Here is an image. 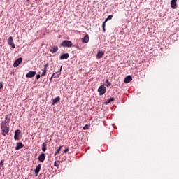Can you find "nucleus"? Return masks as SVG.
<instances>
[{"mask_svg": "<svg viewBox=\"0 0 179 179\" xmlns=\"http://www.w3.org/2000/svg\"><path fill=\"white\" fill-rule=\"evenodd\" d=\"M1 132H2V136H6L8 134H9V127H8V124H3L1 123Z\"/></svg>", "mask_w": 179, "mask_h": 179, "instance_id": "obj_1", "label": "nucleus"}, {"mask_svg": "<svg viewBox=\"0 0 179 179\" xmlns=\"http://www.w3.org/2000/svg\"><path fill=\"white\" fill-rule=\"evenodd\" d=\"M60 45L61 47H67L68 48H70L71 47H72L73 44L72 41L65 40L60 44Z\"/></svg>", "mask_w": 179, "mask_h": 179, "instance_id": "obj_2", "label": "nucleus"}, {"mask_svg": "<svg viewBox=\"0 0 179 179\" xmlns=\"http://www.w3.org/2000/svg\"><path fill=\"white\" fill-rule=\"evenodd\" d=\"M98 92L99 93V96H103L107 92V88L104 85H101L98 88Z\"/></svg>", "mask_w": 179, "mask_h": 179, "instance_id": "obj_3", "label": "nucleus"}, {"mask_svg": "<svg viewBox=\"0 0 179 179\" xmlns=\"http://www.w3.org/2000/svg\"><path fill=\"white\" fill-rule=\"evenodd\" d=\"M10 117H12V113L6 115L5 120L1 122V124L8 125L10 122Z\"/></svg>", "mask_w": 179, "mask_h": 179, "instance_id": "obj_4", "label": "nucleus"}, {"mask_svg": "<svg viewBox=\"0 0 179 179\" xmlns=\"http://www.w3.org/2000/svg\"><path fill=\"white\" fill-rule=\"evenodd\" d=\"M22 62H23V59L22 57H20L17 59H16L13 64L14 68H17V66L20 65Z\"/></svg>", "mask_w": 179, "mask_h": 179, "instance_id": "obj_5", "label": "nucleus"}, {"mask_svg": "<svg viewBox=\"0 0 179 179\" xmlns=\"http://www.w3.org/2000/svg\"><path fill=\"white\" fill-rule=\"evenodd\" d=\"M36 71H30L26 74V78H34V76H36Z\"/></svg>", "mask_w": 179, "mask_h": 179, "instance_id": "obj_6", "label": "nucleus"}, {"mask_svg": "<svg viewBox=\"0 0 179 179\" xmlns=\"http://www.w3.org/2000/svg\"><path fill=\"white\" fill-rule=\"evenodd\" d=\"M44 160H45V153L42 152L38 157V161L41 162V163H43Z\"/></svg>", "mask_w": 179, "mask_h": 179, "instance_id": "obj_7", "label": "nucleus"}, {"mask_svg": "<svg viewBox=\"0 0 179 179\" xmlns=\"http://www.w3.org/2000/svg\"><path fill=\"white\" fill-rule=\"evenodd\" d=\"M69 58V53H64V54H62L60 56H59V59L62 60V59H67Z\"/></svg>", "mask_w": 179, "mask_h": 179, "instance_id": "obj_8", "label": "nucleus"}, {"mask_svg": "<svg viewBox=\"0 0 179 179\" xmlns=\"http://www.w3.org/2000/svg\"><path fill=\"white\" fill-rule=\"evenodd\" d=\"M20 132H21V131L20 130H19V129H17V130H16L15 131V135H14V139H15V141H19V135H20Z\"/></svg>", "mask_w": 179, "mask_h": 179, "instance_id": "obj_9", "label": "nucleus"}, {"mask_svg": "<svg viewBox=\"0 0 179 179\" xmlns=\"http://www.w3.org/2000/svg\"><path fill=\"white\" fill-rule=\"evenodd\" d=\"M24 146V145H23V143L18 142L17 143V145L15 147V150H20V149H22V148H23Z\"/></svg>", "mask_w": 179, "mask_h": 179, "instance_id": "obj_10", "label": "nucleus"}, {"mask_svg": "<svg viewBox=\"0 0 179 179\" xmlns=\"http://www.w3.org/2000/svg\"><path fill=\"white\" fill-rule=\"evenodd\" d=\"M58 51V46L54 45L50 49V52H52V54H55V52H57Z\"/></svg>", "mask_w": 179, "mask_h": 179, "instance_id": "obj_11", "label": "nucleus"}, {"mask_svg": "<svg viewBox=\"0 0 179 179\" xmlns=\"http://www.w3.org/2000/svg\"><path fill=\"white\" fill-rule=\"evenodd\" d=\"M40 170H41V164H39L34 170L36 176L40 173Z\"/></svg>", "mask_w": 179, "mask_h": 179, "instance_id": "obj_12", "label": "nucleus"}, {"mask_svg": "<svg viewBox=\"0 0 179 179\" xmlns=\"http://www.w3.org/2000/svg\"><path fill=\"white\" fill-rule=\"evenodd\" d=\"M89 40H90V38H89V35L86 34L84 38L82 39V43H89Z\"/></svg>", "mask_w": 179, "mask_h": 179, "instance_id": "obj_13", "label": "nucleus"}, {"mask_svg": "<svg viewBox=\"0 0 179 179\" xmlns=\"http://www.w3.org/2000/svg\"><path fill=\"white\" fill-rule=\"evenodd\" d=\"M132 80V76H127L124 78V83H129Z\"/></svg>", "mask_w": 179, "mask_h": 179, "instance_id": "obj_14", "label": "nucleus"}, {"mask_svg": "<svg viewBox=\"0 0 179 179\" xmlns=\"http://www.w3.org/2000/svg\"><path fill=\"white\" fill-rule=\"evenodd\" d=\"M171 6L172 9H177V1H171Z\"/></svg>", "mask_w": 179, "mask_h": 179, "instance_id": "obj_15", "label": "nucleus"}, {"mask_svg": "<svg viewBox=\"0 0 179 179\" xmlns=\"http://www.w3.org/2000/svg\"><path fill=\"white\" fill-rule=\"evenodd\" d=\"M59 75H61V73H59V72L54 73L50 78V81L52 80V78H59Z\"/></svg>", "mask_w": 179, "mask_h": 179, "instance_id": "obj_16", "label": "nucleus"}, {"mask_svg": "<svg viewBox=\"0 0 179 179\" xmlns=\"http://www.w3.org/2000/svg\"><path fill=\"white\" fill-rule=\"evenodd\" d=\"M103 55H104V52L103 51H100L96 55V58L100 59V58H103Z\"/></svg>", "mask_w": 179, "mask_h": 179, "instance_id": "obj_17", "label": "nucleus"}, {"mask_svg": "<svg viewBox=\"0 0 179 179\" xmlns=\"http://www.w3.org/2000/svg\"><path fill=\"white\" fill-rule=\"evenodd\" d=\"M114 100H115L114 97H110L106 100L105 104H110V103H112V101H114Z\"/></svg>", "mask_w": 179, "mask_h": 179, "instance_id": "obj_18", "label": "nucleus"}, {"mask_svg": "<svg viewBox=\"0 0 179 179\" xmlns=\"http://www.w3.org/2000/svg\"><path fill=\"white\" fill-rule=\"evenodd\" d=\"M42 150H43V152H45V150H47V142L43 143Z\"/></svg>", "mask_w": 179, "mask_h": 179, "instance_id": "obj_19", "label": "nucleus"}, {"mask_svg": "<svg viewBox=\"0 0 179 179\" xmlns=\"http://www.w3.org/2000/svg\"><path fill=\"white\" fill-rule=\"evenodd\" d=\"M61 100V98L59 96H57L53 99L52 104H57Z\"/></svg>", "mask_w": 179, "mask_h": 179, "instance_id": "obj_20", "label": "nucleus"}, {"mask_svg": "<svg viewBox=\"0 0 179 179\" xmlns=\"http://www.w3.org/2000/svg\"><path fill=\"white\" fill-rule=\"evenodd\" d=\"M105 83H106V86H107V87H110V86H111V83H110L107 78L105 80Z\"/></svg>", "mask_w": 179, "mask_h": 179, "instance_id": "obj_21", "label": "nucleus"}, {"mask_svg": "<svg viewBox=\"0 0 179 179\" xmlns=\"http://www.w3.org/2000/svg\"><path fill=\"white\" fill-rule=\"evenodd\" d=\"M12 43H13V37L10 36L8 39V44H10Z\"/></svg>", "mask_w": 179, "mask_h": 179, "instance_id": "obj_22", "label": "nucleus"}, {"mask_svg": "<svg viewBox=\"0 0 179 179\" xmlns=\"http://www.w3.org/2000/svg\"><path fill=\"white\" fill-rule=\"evenodd\" d=\"M43 72L41 73V76H45V74L47 73V69H42Z\"/></svg>", "mask_w": 179, "mask_h": 179, "instance_id": "obj_23", "label": "nucleus"}, {"mask_svg": "<svg viewBox=\"0 0 179 179\" xmlns=\"http://www.w3.org/2000/svg\"><path fill=\"white\" fill-rule=\"evenodd\" d=\"M61 148H62V146H59L57 149V150L55 152L54 156H57V155H58V153H59V152L61 151Z\"/></svg>", "mask_w": 179, "mask_h": 179, "instance_id": "obj_24", "label": "nucleus"}, {"mask_svg": "<svg viewBox=\"0 0 179 179\" xmlns=\"http://www.w3.org/2000/svg\"><path fill=\"white\" fill-rule=\"evenodd\" d=\"M106 23H107V22L104 21L102 24V28H103V31L105 32L106 31Z\"/></svg>", "mask_w": 179, "mask_h": 179, "instance_id": "obj_25", "label": "nucleus"}, {"mask_svg": "<svg viewBox=\"0 0 179 179\" xmlns=\"http://www.w3.org/2000/svg\"><path fill=\"white\" fill-rule=\"evenodd\" d=\"M113 19V15H108V17L105 20V22H108V20H111Z\"/></svg>", "mask_w": 179, "mask_h": 179, "instance_id": "obj_26", "label": "nucleus"}, {"mask_svg": "<svg viewBox=\"0 0 179 179\" xmlns=\"http://www.w3.org/2000/svg\"><path fill=\"white\" fill-rule=\"evenodd\" d=\"M8 45H10V47L12 48H15V47H16V45H15V43H13V42L11 43H9Z\"/></svg>", "mask_w": 179, "mask_h": 179, "instance_id": "obj_27", "label": "nucleus"}, {"mask_svg": "<svg viewBox=\"0 0 179 179\" xmlns=\"http://www.w3.org/2000/svg\"><path fill=\"white\" fill-rule=\"evenodd\" d=\"M43 68L45 69H47L48 68V63L45 64L44 66H43Z\"/></svg>", "mask_w": 179, "mask_h": 179, "instance_id": "obj_28", "label": "nucleus"}, {"mask_svg": "<svg viewBox=\"0 0 179 179\" xmlns=\"http://www.w3.org/2000/svg\"><path fill=\"white\" fill-rule=\"evenodd\" d=\"M64 152V153L69 152V148H66Z\"/></svg>", "mask_w": 179, "mask_h": 179, "instance_id": "obj_29", "label": "nucleus"}, {"mask_svg": "<svg viewBox=\"0 0 179 179\" xmlns=\"http://www.w3.org/2000/svg\"><path fill=\"white\" fill-rule=\"evenodd\" d=\"M2 87H3V83L0 82V89H2Z\"/></svg>", "mask_w": 179, "mask_h": 179, "instance_id": "obj_30", "label": "nucleus"}, {"mask_svg": "<svg viewBox=\"0 0 179 179\" xmlns=\"http://www.w3.org/2000/svg\"><path fill=\"white\" fill-rule=\"evenodd\" d=\"M83 129H89V126L86 124L84 127Z\"/></svg>", "mask_w": 179, "mask_h": 179, "instance_id": "obj_31", "label": "nucleus"}, {"mask_svg": "<svg viewBox=\"0 0 179 179\" xmlns=\"http://www.w3.org/2000/svg\"><path fill=\"white\" fill-rule=\"evenodd\" d=\"M41 76L40 74H37L36 75V79H38V80L40 79Z\"/></svg>", "mask_w": 179, "mask_h": 179, "instance_id": "obj_32", "label": "nucleus"}, {"mask_svg": "<svg viewBox=\"0 0 179 179\" xmlns=\"http://www.w3.org/2000/svg\"><path fill=\"white\" fill-rule=\"evenodd\" d=\"M0 163H1V166H3V161H1Z\"/></svg>", "mask_w": 179, "mask_h": 179, "instance_id": "obj_33", "label": "nucleus"}, {"mask_svg": "<svg viewBox=\"0 0 179 179\" xmlns=\"http://www.w3.org/2000/svg\"><path fill=\"white\" fill-rule=\"evenodd\" d=\"M54 166H55V167H57V162H55Z\"/></svg>", "mask_w": 179, "mask_h": 179, "instance_id": "obj_34", "label": "nucleus"}, {"mask_svg": "<svg viewBox=\"0 0 179 179\" xmlns=\"http://www.w3.org/2000/svg\"><path fill=\"white\" fill-rule=\"evenodd\" d=\"M172 1H176V2H177V0H171Z\"/></svg>", "mask_w": 179, "mask_h": 179, "instance_id": "obj_35", "label": "nucleus"}, {"mask_svg": "<svg viewBox=\"0 0 179 179\" xmlns=\"http://www.w3.org/2000/svg\"><path fill=\"white\" fill-rule=\"evenodd\" d=\"M62 66L60 68V71H62Z\"/></svg>", "mask_w": 179, "mask_h": 179, "instance_id": "obj_36", "label": "nucleus"}, {"mask_svg": "<svg viewBox=\"0 0 179 179\" xmlns=\"http://www.w3.org/2000/svg\"><path fill=\"white\" fill-rule=\"evenodd\" d=\"M0 166H1V163H0Z\"/></svg>", "mask_w": 179, "mask_h": 179, "instance_id": "obj_37", "label": "nucleus"}, {"mask_svg": "<svg viewBox=\"0 0 179 179\" xmlns=\"http://www.w3.org/2000/svg\"><path fill=\"white\" fill-rule=\"evenodd\" d=\"M27 1H29V0H27Z\"/></svg>", "mask_w": 179, "mask_h": 179, "instance_id": "obj_38", "label": "nucleus"}]
</instances>
